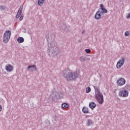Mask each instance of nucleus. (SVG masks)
<instances>
[{"label": "nucleus", "instance_id": "1", "mask_svg": "<svg viewBox=\"0 0 130 130\" xmlns=\"http://www.w3.org/2000/svg\"><path fill=\"white\" fill-rule=\"evenodd\" d=\"M48 41V49H47V53L50 56H56L60 53V49L56 47V43L54 41L53 38L51 39H47Z\"/></svg>", "mask_w": 130, "mask_h": 130}, {"label": "nucleus", "instance_id": "2", "mask_svg": "<svg viewBox=\"0 0 130 130\" xmlns=\"http://www.w3.org/2000/svg\"><path fill=\"white\" fill-rule=\"evenodd\" d=\"M61 75L67 81H74V80L79 78V74L77 72H75L68 68L62 71Z\"/></svg>", "mask_w": 130, "mask_h": 130}, {"label": "nucleus", "instance_id": "3", "mask_svg": "<svg viewBox=\"0 0 130 130\" xmlns=\"http://www.w3.org/2000/svg\"><path fill=\"white\" fill-rule=\"evenodd\" d=\"M93 87L95 90V99L99 103V104H103V102H104V98L103 96V94H102V93L100 92V90H99V88H98V87L95 86H93Z\"/></svg>", "mask_w": 130, "mask_h": 130}, {"label": "nucleus", "instance_id": "4", "mask_svg": "<svg viewBox=\"0 0 130 130\" xmlns=\"http://www.w3.org/2000/svg\"><path fill=\"white\" fill-rule=\"evenodd\" d=\"M129 87V85H125L124 87L120 89L118 93L119 97H123V98L128 97V88Z\"/></svg>", "mask_w": 130, "mask_h": 130}, {"label": "nucleus", "instance_id": "5", "mask_svg": "<svg viewBox=\"0 0 130 130\" xmlns=\"http://www.w3.org/2000/svg\"><path fill=\"white\" fill-rule=\"evenodd\" d=\"M10 38H11V31L10 30H6L4 34L3 42L6 44L8 43Z\"/></svg>", "mask_w": 130, "mask_h": 130}, {"label": "nucleus", "instance_id": "6", "mask_svg": "<svg viewBox=\"0 0 130 130\" xmlns=\"http://www.w3.org/2000/svg\"><path fill=\"white\" fill-rule=\"evenodd\" d=\"M59 28L63 31V32H66V33L70 32V27L69 25H66V23H61L59 25Z\"/></svg>", "mask_w": 130, "mask_h": 130}, {"label": "nucleus", "instance_id": "7", "mask_svg": "<svg viewBox=\"0 0 130 130\" xmlns=\"http://www.w3.org/2000/svg\"><path fill=\"white\" fill-rule=\"evenodd\" d=\"M125 61V58L122 57L120 58L119 61L117 62L116 64L117 69H120L123 64H124V62Z\"/></svg>", "mask_w": 130, "mask_h": 130}, {"label": "nucleus", "instance_id": "8", "mask_svg": "<svg viewBox=\"0 0 130 130\" xmlns=\"http://www.w3.org/2000/svg\"><path fill=\"white\" fill-rule=\"evenodd\" d=\"M116 83L117 86L121 87V86H123V85L125 84V79L122 77H121L117 80Z\"/></svg>", "mask_w": 130, "mask_h": 130}, {"label": "nucleus", "instance_id": "9", "mask_svg": "<svg viewBox=\"0 0 130 130\" xmlns=\"http://www.w3.org/2000/svg\"><path fill=\"white\" fill-rule=\"evenodd\" d=\"M52 99L55 100V99H60V93L59 92H55L52 93Z\"/></svg>", "mask_w": 130, "mask_h": 130}, {"label": "nucleus", "instance_id": "10", "mask_svg": "<svg viewBox=\"0 0 130 130\" xmlns=\"http://www.w3.org/2000/svg\"><path fill=\"white\" fill-rule=\"evenodd\" d=\"M5 70H6L7 72L11 73V72H13L14 70V67H13V65L11 64H8L5 67Z\"/></svg>", "mask_w": 130, "mask_h": 130}, {"label": "nucleus", "instance_id": "11", "mask_svg": "<svg viewBox=\"0 0 130 130\" xmlns=\"http://www.w3.org/2000/svg\"><path fill=\"white\" fill-rule=\"evenodd\" d=\"M27 70L28 72H31V73H33V72H36V71H37V68L35 65L29 66L27 67Z\"/></svg>", "mask_w": 130, "mask_h": 130}, {"label": "nucleus", "instance_id": "12", "mask_svg": "<svg viewBox=\"0 0 130 130\" xmlns=\"http://www.w3.org/2000/svg\"><path fill=\"white\" fill-rule=\"evenodd\" d=\"M22 12H23V5H21L19 7V9L16 15L17 19H19V18L21 17V15H22Z\"/></svg>", "mask_w": 130, "mask_h": 130}, {"label": "nucleus", "instance_id": "13", "mask_svg": "<svg viewBox=\"0 0 130 130\" xmlns=\"http://www.w3.org/2000/svg\"><path fill=\"white\" fill-rule=\"evenodd\" d=\"M94 18L96 20H100V19L102 18V16H101V11H100V10L96 12L94 15Z\"/></svg>", "mask_w": 130, "mask_h": 130}, {"label": "nucleus", "instance_id": "14", "mask_svg": "<svg viewBox=\"0 0 130 130\" xmlns=\"http://www.w3.org/2000/svg\"><path fill=\"white\" fill-rule=\"evenodd\" d=\"M89 107L91 108V109H94V108L96 107V104L93 102H91L89 104Z\"/></svg>", "mask_w": 130, "mask_h": 130}, {"label": "nucleus", "instance_id": "15", "mask_svg": "<svg viewBox=\"0 0 130 130\" xmlns=\"http://www.w3.org/2000/svg\"><path fill=\"white\" fill-rule=\"evenodd\" d=\"M82 112H83V113L85 114L89 113V108L86 107H83L82 108Z\"/></svg>", "mask_w": 130, "mask_h": 130}, {"label": "nucleus", "instance_id": "16", "mask_svg": "<svg viewBox=\"0 0 130 130\" xmlns=\"http://www.w3.org/2000/svg\"><path fill=\"white\" fill-rule=\"evenodd\" d=\"M93 120H92V119H89L87 120V123H86V125L88 126H90V125H92V124H93Z\"/></svg>", "mask_w": 130, "mask_h": 130}, {"label": "nucleus", "instance_id": "17", "mask_svg": "<svg viewBox=\"0 0 130 130\" xmlns=\"http://www.w3.org/2000/svg\"><path fill=\"white\" fill-rule=\"evenodd\" d=\"M24 40L23 37H18L17 38V42L18 43H23V42H24Z\"/></svg>", "mask_w": 130, "mask_h": 130}, {"label": "nucleus", "instance_id": "18", "mask_svg": "<svg viewBox=\"0 0 130 130\" xmlns=\"http://www.w3.org/2000/svg\"><path fill=\"white\" fill-rule=\"evenodd\" d=\"M61 107L63 109H66V108H68V107H69V104H68V103L62 104Z\"/></svg>", "mask_w": 130, "mask_h": 130}, {"label": "nucleus", "instance_id": "19", "mask_svg": "<svg viewBox=\"0 0 130 130\" xmlns=\"http://www.w3.org/2000/svg\"><path fill=\"white\" fill-rule=\"evenodd\" d=\"M44 3V0H38V4L40 7H42L43 6V3Z\"/></svg>", "mask_w": 130, "mask_h": 130}, {"label": "nucleus", "instance_id": "20", "mask_svg": "<svg viewBox=\"0 0 130 130\" xmlns=\"http://www.w3.org/2000/svg\"><path fill=\"white\" fill-rule=\"evenodd\" d=\"M86 59H87V58L85 56H81L80 57V60L81 61H82V62L86 61Z\"/></svg>", "mask_w": 130, "mask_h": 130}, {"label": "nucleus", "instance_id": "21", "mask_svg": "<svg viewBox=\"0 0 130 130\" xmlns=\"http://www.w3.org/2000/svg\"><path fill=\"white\" fill-rule=\"evenodd\" d=\"M102 14H106L108 12V11H107V9H106L105 8L102 9Z\"/></svg>", "mask_w": 130, "mask_h": 130}, {"label": "nucleus", "instance_id": "22", "mask_svg": "<svg viewBox=\"0 0 130 130\" xmlns=\"http://www.w3.org/2000/svg\"><path fill=\"white\" fill-rule=\"evenodd\" d=\"M89 92H91V88L90 87L88 86L86 88V92L89 93Z\"/></svg>", "mask_w": 130, "mask_h": 130}, {"label": "nucleus", "instance_id": "23", "mask_svg": "<svg viewBox=\"0 0 130 130\" xmlns=\"http://www.w3.org/2000/svg\"><path fill=\"white\" fill-rule=\"evenodd\" d=\"M124 35L126 37L128 36L129 35H130V31L127 30L124 33Z\"/></svg>", "mask_w": 130, "mask_h": 130}, {"label": "nucleus", "instance_id": "24", "mask_svg": "<svg viewBox=\"0 0 130 130\" xmlns=\"http://www.w3.org/2000/svg\"><path fill=\"white\" fill-rule=\"evenodd\" d=\"M0 10L1 11H5L6 10V6H0Z\"/></svg>", "mask_w": 130, "mask_h": 130}, {"label": "nucleus", "instance_id": "25", "mask_svg": "<svg viewBox=\"0 0 130 130\" xmlns=\"http://www.w3.org/2000/svg\"><path fill=\"white\" fill-rule=\"evenodd\" d=\"M85 52H86L87 53H90L91 52V50L89 49H85Z\"/></svg>", "mask_w": 130, "mask_h": 130}, {"label": "nucleus", "instance_id": "26", "mask_svg": "<svg viewBox=\"0 0 130 130\" xmlns=\"http://www.w3.org/2000/svg\"><path fill=\"white\" fill-rule=\"evenodd\" d=\"M104 5L103 4L101 5V10H102L103 9H104Z\"/></svg>", "mask_w": 130, "mask_h": 130}, {"label": "nucleus", "instance_id": "27", "mask_svg": "<svg viewBox=\"0 0 130 130\" xmlns=\"http://www.w3.org/2000/svg\"><path fill=\"white\" fill-rule=\"evenodd\" d=\"M127 19H130V13L128 14L127 17H126Z\"/></svg>", "mask_w": 130, "mask_h": 130}, {"label": "nucleus", "instance_id": "28", "mask_svg": "<svg viewBox=\"0 0 130 130\" xmlns=\"http://www.w3.org/2000/svg\"><path fill=\"white\" fill-rule=\"evenodd\" d=\"M23 17L22 16H21L19 18L20 21H22L23 20Z\"/></svg>", "mask_w": 130, "mask_h": 130}, {"label": "nucleus", "instance_id": "29", "mask_svg": "<svg viewBox=\"0 0 130 130\" xmlns=\"http://www.w3.org/2000/svg\"><path fill=\"white\" fill-rule=\"evenodd\" d=\"M3 110V107H2V105H0V112Z\"/></svg>", "mask_w": 130, "mask_h": 130}, {"label": "nucleus", "instance_id": "30", "mask_svg": "<svg viewBox=\"0 0 130 130\" xmlns=\"http://www.w3.org/2000/svg\"><path fill=\"white\" fill-rule=\"evenodd\" d=\"M85 32V30H82V34H84Z\"/></svg>", "mask_w": 130, "mask_h": 130}]
</instances>
